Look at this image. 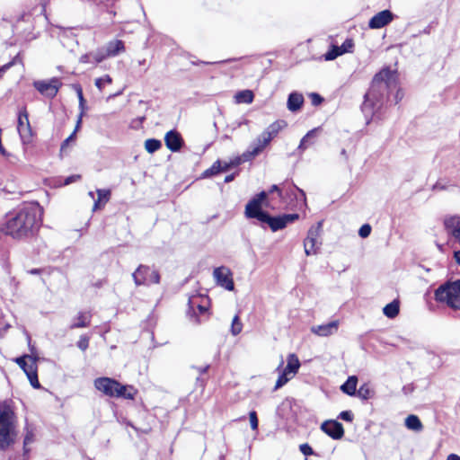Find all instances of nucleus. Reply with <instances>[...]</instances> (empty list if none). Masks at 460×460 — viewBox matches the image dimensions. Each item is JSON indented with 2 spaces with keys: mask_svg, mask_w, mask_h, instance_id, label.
I'll use <instances>...</instances> for the list:
<instances>
[{
  "mask_svg": "<svg viewBox=\"0 0 460 460\" xmlns=\"http://www.w3.org/2000/svg\"><path fill=\"white\" fill-rule=\"evenodd\" d=\"M42 208L37 203L24 205L9 213L3 231L15 239L29 237L41 224Z\"/></svg>",
  "mask_w": 460,
  "mask_h": 460,
  "instance_id": "f257e3e1",
  "label": "nucleus"
},
{
  "mask_svg": "<svg viewBox=\"0 0 460 460\" xmlns=\"http://www.w3.org/2000/svg\"><path fill=\"white\" fill-rule=\"evenodd\" d=\"M393 86L395 87V81L389 69H383L374 76L370 89L365 94V101L361 106L367 119L372 118L376 111L382 107L389 89Z\"/></svg>",
  "mask_w": 460,
  "mask_h": 460,
  "instance_id": "f03ea898",
  "label": "nucleus"
},
{
  "mask_svg": "<svg viewBox=\"0 0 460 460\" xmlns=\"http://www.w3.org/2000/svg\"><path fill=\"white\" fill-rule=\"evenodd\" d=\"M288 126L283 119H279L271 123L249 146L243 153L244 159H252L257 156L277 137V135Z\"/></svg>",
  "mask_w": 460,
  "mask_h": 460,
  "instance_id": "7ed1b4c3",
  "label": "nucleus"
},
{
  "mask_svg": "<svg viewBox=\"0 0 460 460\" xmlns=\"http://www.w3.org/2000/svg\"><path fill=\"white\" fill-rule=\"evenodd\" d=\"M97 390L109 397L134 399L137 391L131 385H123L115 379L110 377H99L94 380Z\"/></svg>",
  "mask_w": 460,
  "mask_h": 460,
  "instance_id": "20e7f679",
  "label": "nucleus"
},
{
  "mask_svg": "<svg viewBox=\"0 0 460 460\" xmlns=\"http://www.w3.org/2000/svg\"><path fill=\"white\" fill-rule=\"evenodd\" d=\"M435 299L454 310H460V279L447 281L439 286L435 291Z\"/></svg>",
  "mask_w": 460,
  "mask_h": 460,
  "instance_id": "39448f33",
  "label": "nucleus"
},
{
  "mask_svg": "<svg viewBox=\"0 0 460 460\" xmlns=\"http://www.w3.org/2000/svg\"><path fill=\"white\" fill-rule=\"evenodd\" d=\"M16 434L8 411H0V449L7 448L13 443Z\"/></svg>",
  "mask_w": 460,
  "mask_h": 460,
  "instance_id": "423d86ee",
  "label": "nucleus"
},
{
  "mask_svg": "<svg viewBox=\"0 0 460 460\" xmlns=\"http://www.w3.org/2000/svg\"><path fill=\"white\" fill-rule=\"evenodd\" d=\"M15 362L24 371L31 386L40 388V385L37 374V358L31 355H24L17 358Z\"/></svg>",
  "mask_w": 460,
  "mask_h": 460,
  "instance_id": "0eeeda50",
  "label": "nucleus"
},
{
  "mask_svg": "<svg viewBox=\"0 0 460 460\" xmlns=\"http://www.w3.org/2000/svg\"><path fill=\"white\" fill-rule=\"evenodd\" d=\"M15 362L24 371L31 386L40 388V385L37 374V358L31 355H24L17 358Z\"/></svg>",
  "mask_w": 460,
  "mask_h": 460,
  "instance_id": "6e6552de",
  "label": "nucleus"
},
{
  "mask_svg": "<svg viewBox=\"0 0 460 460\" xmlns=\"http://www.w3.org/2000/svg\"><path fill=\"white\" fill-rule=\"evenodd\" d=\"M132 278L137 286H148L152 283L158 284L160 282V275L158 271L152 270L146 265H139L133 272Z\"/></svg>",
  "mask_w": 460,
  "mask_h": 460,
  "instance_id": "1a4fd4ad",
  "label": "nucleus"
},
{
  "mask_svg": "<svg viewBox=\"0 0 460 460\" xmlns=\"http://www.w3.org/2000/svg\"><path fill=\"white\" fill-rule=\"evenodd\" d=\"M17 131L22 145H29L32 142L33 131L25 107L22 108L18 112Z\"/></svg>",
  "mask_w": 460,
  "mask_h": 460,
  "instance_id": "9d476101",
  "label": "nucleus"
},
{
  "mask_svg": "<svg viewBox=\"0 0 460 460\" xmlns=\"http://www.w3.org/2000/svg\"><path fill=\"white\" fill-rule=\"evenodd\" d=\"M322 230V222L309 228L307 236L304 241L305 252L307 256L316 254L322 243L319 241Z\"/></svg>",
  "mask_w": 460,
  "mask_h": 460,
  "instance_id": "9b49d317",
  "label": "nucleus"
},
{
  "mask_svg": "<svg viewBox=\"0 0 460 460\" xmlns=\"http://www.w3.org/2000/svg\"><path fill=\"white\" fill-rule=\"evenodd\" d=\"M267 193L261 191L255 195L245 206V217L247 218H256L261 221L267 212L261 209L262 202L266 199Z\"/></svg>",
  "mask_w": 460,
  "mask_h": 460,
  "instance_id": "f8f14e48",
  "label": "nucleus"
},
{
  "mask_svg": "<svg viewBox=\"0 0 460 460\" xmlns=\"http://www.w3.org/2000/svg\"><path fill=\"white\" fill-rule=\"evenodd\" d=\"M32 84L40 94L50 99L57 95L62 86V83L58 77H52L49 80H37Z\"/></svg>",
  "mask_w": 460,
  "mask_h": 460,
  "instance_id": "ddd939ff",
  "label": "nucleus"
},
{
  "mask_svg": "<svg viewBox=\"0 0 460 460\" xmlns=\"http://www.w3.org/2000/svg\"><path fill=\"white\" fill-rule=\"evenodd\" d=\"M298 218V214H286L279 217H271L268 213L261 221L269 225L273 232L281 230L287 226L288 223H292Z\"/></svg>",
  "mask_w": 460,
  "mask_h": 460,
  "instance_id": "4468645a",
  "label": "nucleus"
},
{
  "mask_svg": "<svg viewBox=\"0 0 460 460\" xmlns=\"http://www.w3.org/2000/svg\"><path fill=\"white\" fill-rule=\"evenodd\" d=\"M188 314L195 317V322L199 323L198 313L203 314L208 311V298L200 295L193 296L189 298Z\"/></svg>",
  "mask_w": 460,
  "mask_h": 460,
  "instance_id": "2eb2a0df",
  "label": "nucleus"
},
{
  "mask_svg": "<svg viewBox=\"0 0 460 460\" xmlns=\"http://www.w3.org/2000/svg\"><path fill=\"white\" fill-rule=\"evenodd\" d=\"M214 279L217 284L226 290L232 291L234 288V284L232 279L231 270L226 267L216 268L213 271Z\"/></svg>",
  "mask_w": 460,
  "mask_h": 460,
  "instance_id": "dca6fc26",
  "label": "nucleus"
},
{
  "mask_svg": "<svg viewBox=\"0 0 460 460\" xmlns=\"http://www.w3.org/2000/svg\"><path fill=\"white\" fill-rule=\"evenodd\" d=\"M444 226L447 234L460 244V217H447L444 219Z\"/></svg>",
  "mask_w": 460,
  "mask_h": 460,
  "instance_id": "f3484780",
  "label": "nucleus"
},
{
  "mask_svg": "<svg viewBox=\"0 0 460 460\" xmlns=\"http://www.w3.org/2000/svg\"><path fill=\"white\" fill-rule=\"evenodd\" d=\"M394 20V14L389 10H384L375 14L369 21L368 26L371 29H381Z\"/></svg>",
  "mask_w": 460,
  "mask_h": 460,
  "instance_id": "a211bd4d",
  "label": "nucleus"
},
{
  "mask_svg": "<svg viewBox=\"0 0 460 460\" xmlns=\"http://www.w3.org/2000/svg\"><path fill=\"white\" fill-rule=\"evenodd\" d=\"M339 325L340 322L334 320L327 323L312 326L311 332L320 337H328L338 332Z\"/></svg>",
  "mask_w": 460,
  "mask_h": 460,
  "instance_id": "6ab92c4d",
  "label": "nucleus"
},
{
  "mask_svg": "<svg viewBox=\"0 0 460 460\" xmlns=\"http://www.w3.org/2000/svg\"><path fill=\"white\" fill-rule=\"evenodd\" d=\"M321 429L333 439H340L344 435L343 426L337 420H326L322 424Z\"/></svg>",
  "mask_w": 460,
  "mask_h": 460,
  "instance_id": "aec40b11",
  "label": "nucleus"
},
{
  "mask_svg": "<svg viewBox=\"0 0 460 460\" xmlns=\"http://www.w3.org/2000/svg\"><path fill=\"white\" fill-rule=\"evenodd\" d=\"M164 142L167 148L172 152L179 151L183 144L181 136L175 130H170L166 133Z\"/></svg>",
  "mask_w": 460,
  "mask_h": 460,
  "instance_id": "412c9836",
  "label": "nucleus"
},
{
  "mask_svg": "<svg viewBox=\"0 0 460 460\" xmlns=\"http://www.w3.org/2000/svg\"><path fill=\"white\" fill-rule=\"evenodd\" d=\"M304 101L305 100L302 93L297 92H293L289 93L287 102L288 110L290 111L291 112L298 111L302 108Z\"/></svg>",
  "mask_w": 460,
  "mask_h": 460,
  "instance_id": "4be33fe9",
  "label": "nucleus"
},
{
  "mask_svg": "<svg viewBox=\"0 0 460 460\" xmlns=\"http://www.w3.org/2000/svg\"><path fill=\"white\" fill-rule=\"evenodd\" d=\"M104 49L106 52V56L115 57L119 55L120 52H123L125 50V47L122 40H116L108 42Z\"/></svg>",
  "mask_w": 460,
  "mask_h": 460,
  "instance_id": "5701e85b",
  "label": "nucleus"
},
{
  "mask_svg": "<svg viewBox=\"0 0 460 460\" xmlns=\"http://www.w3.org/2000/svg\"><path fill=\"white\" fill-rule=\"evenodd\" d=\"M318 128H313L309 130L301 139L300 144L297 147L299 152H304L310 146L314 143V138L316 137V132Z\"/></svg>",
  "mask_w": 460,
  "mask_h": 460,
  "instance_id": "b1692460",
  "label": "nucleus"
},
{
  "mask_svg": "<svg viewBox=\"0 0 460 460\" xmlns=\"http://www.w3.org/2000/svg\"><path fill=\"white\" fill-rule=\"evenodd\" d=\"M91 314L90 313H85V312H80L78 314V315L76 316V321L74 322L71 325H70V329L73 330V329H76V328H84V327H87L90 325V322H91Z\"/></svg>",
  "mask_w": 460,
  "mask_h": 460,
  "instance_id": "393cba45",
  "label": "nucleus"
},
{
  "mask_svg": "<svg viewBox=\"0 0 460 460\" xmlns=\"http://www.w3.org/2000/svg\"><path fill=\"white\" fill-rule=\"evenodd\" d=\"M358 377L356 376H349L347 381L341 386V391L348 395H356Z\"/></svg>",
  "mask_w": 460,
  "mask_h": 460,
  "instance_id": "a878e982",
  "label": "nucleus"
},
{
  "mask_svg": "<svg viewBox=\"0 0 460 460\" xmlns=\"http://www.w3.org/2000/svg\"><path fill=\"white\" fill-rule=\"evenodd\" d=\"M287 194L294 196L296 199V205L300 208L305 206V194L303 190L299 189L296 185H293L291 189L287 190Z\"/></svg>",
  "mask_w": 460,
  "mask_h": 460,
  "instance_id": "bb28decb",
  "label": "nucleus"
},
{
  "mask_svg": "<svg viewBox=\"0 0 460 460\" xmlns=\"http://www.w3.org/2000/svg\"><path fill=\"white\" fill-rule=\"evenodd\" d=\"M406 428L408 429L413 430V431H421L423 429V425L421 421L420 420L419 417L416 415H409L405 419L404 422Z\"/></svg>",
  "mask_w": 460,
  "mask_h": 460,
  "instance_id": "cd10ccee",
  "label": "nucleus"
},
{
  "mask_svg": "<svg viewBox=\"0 0 460 460\" xmlns=\"http://www.w3.org/2000/svg\"><path fill=\"white\" fill-rule=\"evenodd\" d=\"M237 103H252L254 98V94L251 90H243L238 92L235 96Z\"/></svg>",
  "mask_w": 460,
  "mask_h": 460,
  "instance_id": "c85d7f7f",
  "label": "nucleus"
},
{
  "mask_svg": "<svg viewBox=\"0 0 460 460\" xmlns=\"http://www.w3.org/2000/svg\"><path fill=\"white\" fill-rule=\"evenodd\" d=\"M96 192H97V195H98V199L94 202L93 210H96V209L100 208L102 203L103 205L105 203H107L109 201V199H110V197H111V190H110L99 189V190H97Z\"/></svg>",
  "mask_w": 460,
  "mask_h": 460,
  "instance_id": "c756f323",
  "label": "nucleus"
},
{
  "mask_svg": "<svg viewBox=\"0 0 460 460\" xmlns=\"http://www.w3.org/2000/svg\"><path fill=\"white\" fill-rule=\"evenodd\" d=\"M75 91H76V93L78 96V100H79V108L81 110L79 118L76 122V128H79L81 122H82V117H83L84 110H85V100L84 98L82 87L80 85H75Z\"/></svg>",
  "mask_w": 460,
  "mask_h": 460,
  "instance_id": "7c9ffc66",
  "label": "nucleus"
},
{
  "mask_svg": "<svg viewBox=\"0 0 460 460\" xmlns=\"http://www.w3.org/2000/svg\"><path fill=\"white\" fill-rule=\"evenodd\" d=\"M356 395L362 400H367L375 395V391L370 387L368 384H363L357 390Z\"/></svg>",
  "mask_w": 460,
  "mask_h": 460,
  "instance_id": "2f4dec72",
  "label": "nucleus"
},
{
  "mask_svg": "<svg viewBox=\"0 0 460 460\" xmlns=\"http://www.w3.org/2000/svg\"><path fill=\"white\" fill-rule=\"evenodd\" d=\"M296 374L293 372H288L287 370V367H285L281 374L279 376V378L275 385V390H278L279 388L282 387L284 385H286Z\"/></svg>",
  "mask_w": 460,
  "mask_h": 460,
  "instance_id": "473e14b6",
  "label": "nucleus"
},
{
  "mask_svg": "<svg viewBox=\"0 0 460 460\" xmlns=\"http://www.w3.org/2000/svg\"><path fill=\"white\" fill-rule=\"evenodd\" d=\"M383 313L388 318H394L399 314V303L397 301H393L387 304L384 309Z\"/></svg>",
  "mask_w": 460,
  "mask_h": 460,
  "instance_id": "72a5a7b5",
  "label": "nucleus"
},
{
  "mask_svg": "<svg viewBox=\"0 0 460 460\" xmlns=\"http://www.w3.org/2000/svg\"><path fill=\"white\" fill-rule=\"evenodd\" d=\"M288 372L297 373L300 367V362L298 358L295 354H289L288 356V364L286 366Z\"/></svg>",
  "mask_w": 460,
  "mask_h": 460,
  "instance_id": "f704fd0d",
  "label": "nucleus"
},
{
  "mask_svg": "<svg viewBox=\"0 0 460 460\" xmlns=\"http://www.w3.org/2000/svg\"><path fill=\"white\" fill-rule=\"evenodd\" d=\"M161 146V141L155 138L146 139L145 142V148L150 154L156 152Z\"/></svg>",
  "mask_w": 460,
  "mask_h": 460,
  "instance_id": "c9c22d12",
  "label": "nucleus"
},
{
  "mask_svg": "<svg viewBox=\"0 0 460 460\" xmlns=\"http://www.w3.org/2000/svg\"><path fill=\"white\" fill-rule=\"evenodd\" d=\"M222 172V161L220 160H217L210 168L207 169L205 172H204V176L205 177H209V176H213V175H216L219 172Z\"/></svg>",
  "mask_w": 460,
  "mask_h": 460,
  "instance_id": "e433bc0d",
  "label": "nucleus"
},
{
  "mask_svg": "<svg viewBox=\"0 0 460 460\" xmlns=\"http://www.w3.org/2000/svg\"><path fill=\"white\" fill-rule=\"evenodd\" d=\"M34 441V433L32 429H30L29 427H26V434L23 440V450L24 455H27L30 451L28 446L31 445Z\"/></svg>",
  "mask_w": 460,
  "mask_h": 460,
  "instance_id": "4c0bfd02",
  "label": "nucleus"
},
{
  "mask_svg": "<svg viewBox=\"0 0 460 460\" xmlns=\"http://www.w3.org/2000/svg\"><path fill=\"white\" fill-rule=\"evenodd\" d=\"M342 55L339 46H332V49L324 54L325 60H334L339 56Z\"/></svg>",
  "mask_w": 460,
  "mask_h": 460,
  "instance_id": "58836bf2",
  "label": "nucleus"
},
{
  "mask_svg": "<svg viewBox=\"0 0 460 460\" xmlns=\"http://www.w3.org/2000/svg\"><path fill=\"white\" fill-rule=\"evenodd\" d=\"M243 324L238 315H235L232 321L231 332L233 335H237L242 332Z\"/></svg>",
  "mask_w": 460,
  "mask_h": 460,
  "instance_id": "ea45409f",
  "label": "nucleus"
},
{
  "mask_svg": "<svg viewBox=\"0 0 460 460\" xmlns=\"http://www.w3.org/2000/svg\"><path fill=\"white\" fill-rule=\"evenodd\" d=\"M354 41L352 39H347L341 46H339L341 54L349 53L353 51Z\"/></svg>",
  "mask_w": 460,
  "mask_h": 460,
  "instance_id": "a19ab883",
  "label": "nucleus"
},
{
  "mask_svg": "<svg viewBox=\"0 0 460 460\" xmlns=\"http://www.w3.org/2000/svg\"><path fill=\"white\" fill-rule=\"evenodd\" d=\"M91 55L93 58V62H95V63H101L102 61H103L105 58H108V56H106V52H105L104 49H98L95 52H92Z\"/></svg>",
  "mask_w": 460,
  "mask_h": 460,
  "instance_id": "79ce46f5",
  "label": "nucleus"
},
{
  "mask_svg": "<svg viewBox=\"0 0 460 460\" xmlns=\"http://www.w3.org/2000/svg\"><path fill=\"white\" fill-rule=\"evenodd\" d=\"M112 83V79L111 77L109 75H105L104 76L102 77H100V78H97L95 80V86L100 90L102 91V88H103V85L105 84H111Z\"/></svg>",
  "mask_w": 460,
  "mask_h": 460,
  "instance_id": "37998d69",
  "label": "nucleus"
},
{
  "mask_svg": "<svg viewBox=\"0 0 460 460\" xmlns=\"http://www.w3.org/2000/svg\"><path fill=\"white\" fill-rule=\"evenodd\" d=\"M249 419H250V423H251V428L252 430H257L258 429V417H257V413L256 411H250L249 413Z\"/></svg>",
  "mask_w": 460,
  "mask_h": 460,
  "instance_id": "c03bdc74",
  "label": "nucleus"
},
{
  "mask_svg": "<svg viewBox=\"0 0 460 460\" xmlns=\"http://www.w3.org/2000/svg\"><path fill=\"white\" fill-rule=\"evenodd\" d=\"M77 347L83 351L86 350L89 347V338L85 335H82L77 341Z\"/></svg>",
  "mask_w": 460,
  "mask_h": 460,
  "instance_id": "a18cd8bd",
  "label": "nucleus"
},
{
  "mask_svg": "<svg viewBox=\"0 0 460 460\" xmlns=\"http://www.w3.org/2000/svg\"><path fill=\"white\" fill-rule=\"evenodd\" d=\"M371 233V226L368 224L363 225L358 230V235L361 238H367Z\"/></svg>",
  "mask_w": 460,
  "mask_h": 460,
  "instance_id": "49530a36",
  "label": "nucleus"
},
{
  "mask_svg": "<svg viewBox=\"0 0 460 460\" xmlns=\"http://www.w3.org/2000/svg\"><path fill=\"white\" fill-rule=\"evenodd\" d=\"M77 130H78V128H75V130H74V132H73V133H72V134H71L67 138H66V139L62 142V144H61V147H60L61 152L65 151V150H66V148L68 146L69 143L75 139V134H76V131H77Z\"/></svg>",
  "mask_w": 460,
  "mask_h": 460,
  "instance_id": "de8ad7c7",
  "label": "nucleus"
},
{
  "mask_svg": "<svg viewBox=\"0 0 460 460\" xmlns=\"http://www.w3.org/2000/svg\"><path fill=\"white\" fill-rule=\"evenodd\" d=\"M309 97H310L312 104L314 106L320 105L323 102V98L320 94H318L316 93H310Z\"/></svg>",
  "mask_w": 460,
  "mask_h": 460,
  "instance_id": "09e8293b",
  "label": "nucleus"
},
{
  "mask_svg": "<svg viewBox=\"0 0 460 460\" xmlns=\"http://www.w3.org/2000/svg\"><path fill=\"white\" fill-rule=\"evenodd\" d=\"M299 449L305 456H312L314 454L313 448L308 444L300 445Z\"/></svg>",
  "mask_w": 460,
  "mask_h": 460,
  "instance_id": "8fccbe9b",
  "label": "nucleus"
},
{
  "mask_svg": "<svg viewBox=\"0 0 460 460\" xmlns=\"http://www.w3.org/2000/svg\"><path fill=\"white\" fill-rule=\"evenodd\" d=\"M116 1L117 0H94L96 4L106 7L107 9L113 6Z\"/></svg>",
  "mask_w": 460,
  "mask_h": 460,
  "instance_id": "3c124183",
  "label": "nucleus"
},
{
  "mask_svg": "<svg viewBox=\"0 0 460 460\" xmlns=\"http://www.w3.org/2000/svg\"><path fill=\"white\" fill-rule=\"evenodd\" d=\"M251 159H244L243 154L241 156H236L233 158L230 163L232 167H236L240 165L243 162L250 161Z\"/></svg>",
  "mask_w": 460,
  "mask_h": 460,
  "instance_id": "603ef678",
  "label": "nucleus"
},
{
  "mask_svg": "<svg viewBox=\"0 0 460 460\" xmlns=\"http://www.w3.org/2000/svg\"><path fill=\"white\" fill-rule=\"evenodd\" d=\"M339 418L346 421H352L353 413L350 411H343L340 413Z\"/></svg>",
  "mask_w": 460,
  "mask_h": 460,
  "instance_id": "864d4df0",
  "label": "nucleus"
},
{
  "mask_svg": "<svg viewBox=\"0 0 460 460\" xmlns=\"http://www.w3.org/2000/svg\"><path fill=\"white\" fill-rule=\"evenodd\" d=\"M80 62L81 63H92L93 62V58H92L91 53L85 54V55L82 56L80 58Z\"/></svg>",
  "mask_w": 460,
  "mask_h": 460,
  "instance_id": "5fc2aeb1",
  "label": "nucleus"
},
{
  "mask_svg": "<svg viewBox=\"0 0 460 460\" xmlns=\"http://www.w3.org/2000/svg\"><path fill=\"white\" fill-rule=\"evenodd\" d=\"M80 179V175H71L65 180V184L68 185Z\"/></svg>",
  "mask_w": 460,
  "mask_h": 460,
  "instance_id": "6e6d98bb",
  "label": "nucleus"
},
{
  "mask_svg": "<svg viewBox=\"0 0 460 460\" xmlns=\"http://www.w3.org/2000/svg\"><path fill=\"white\" fill-rule=\"evenodd\" d=\"M273 191H276L278 192L279 196L281 198L282 197V191L281 190L279 189V187L278 185H272L270 190V192H273Z\"/></svg>",
  "mask_w": 460,
  "mask_h": 460,
  "instance_id": "4d7b16f0",
  "label": "nucleus"
},
{
  "mask_svg": "<svg viewBox=\"0 0 460 460\" xmlns=\"http://www.w3.org/2000/svg\"><path fill=\"white\" fill-rule=\"evenodd\" d=\"M230 168H232L230 162H222V172H226Z\"/></svg>",
  "mask_w": 460,
  "mask_h": 460,
  "instance_id": "13d9d810",
  "label": "nucleus"
},
{
  "mask_svg": "<svg viewBox=\"0 0 460 460\" xmlns=\"http://www.w3.org/2000/svg\"><path fill=\"white\" fill-rule=\"evenodd\" d=\"M454 258H455L456 263L460 265V250L454 252Z\"/></svg>",
  "mask_w": 460,
  "mask_h": 460,
  "instance_id": "bf43d9fd",
  "label": "nucleus"
},
{
  "mask_svg": "<svg viewBox=\"0 0 460 460\" xmlns=\"http://www.w3.org/2000/svg\"><path fill=\"white\" fill-rule=\"evenodd\" d=\"M447 460H460V456L456 454H450L447 456Z\"/></svg>",
  "mask_w": 460,
  "mask_h": 460,
  "instance_id": "052dcab7",
  "label": "nucleus"
},
{
  "mask_svg": "<svg viewBox=\"0 0 460 460\" xmlns=\"http://www.w3.org/2000/svg\"><path fill=\"white\" fill-rule=\"evenodd\" d=\"M9 460H25V455L23 456L15 455L13 456H11Z\"/></svg>",
  "mask_w": 460,
  "mask_h": 460,
  "instance_id": "680f3d73",
  "label": "nucleus"
},
{
  "mask_svg": "<svg viewBox=\"0 0 460 460\" xmlns=\"http://www.w3.org/2000/svg\"><path fill=\"white\" fill-rule=\"evenodd\" d=\"M209 366H205V367H198V371L200 373V374H204L208 371Z\"/></svg>",
  "mask_w": 460,
  "mask_h": 460,
  "instance_id": "e2e57ef3",
  "label": "nucleus"
},
{
  "mask_svg": "<svg viewBox=\"0 0 460 460\" xmlns=\"http://www.w3.org/2000/svg\"><path fill=\"white\" fill-rule=\"evenodd\" d=\"M234 176H235L234 174H230V175L226 176L225 182L232 181L234 179Z\"/></svg>",
  "mask_w": 460,
  "mask_h": 460,
  "instance_id": "0e129e2a",
  "label": "nucleus"
},
{
  "mask_svg": "<svg viewBox=\"0 0 460 460\" xmlns=\"http://www.w3.org/2000/svg\"><path fill=\"white\" fill-rule=\"evenodd\" d=\"M40 272V270H39V269H33V270H30V273L33 274V275L39 274Z\"/></svg>",
  "mask_w": 460,
  "mask_h": 460,
  "instance_id": "69168bd1",
  "label": "nucleus"
},
{
  "mask_svg": "<svg viewBox=\"0 0 460 460\" xmlns=\"http://www.w3.org/2000/svg\"><path fill=\"white\" fill-rule=\"evenodd\" d=\"M429 31H430V27L429 26L423 30V32L426 33V34H429Z\"/></svg>",
  "mask_w": 460,
  "mask_h": 460,
  "instance_id": "338daca9",
  "label": "nucleus"
},
{
  "mask_svg": "<svg viewBox=\"0 0 460 460\" xmlns=\"http://www.w3.org/2000/svg\"><path fill=\"white\" fill-rule=\"evenodd\" d=\"M341 155L343 156H346L347 155V153H346V150L345 149H342L341 152Z\"/></svg>",
  "mask_w": 460,
  "mask_h": 460,
  "instance_id": "774afa93",
  "label": "nucleus"
}]
</instances>
